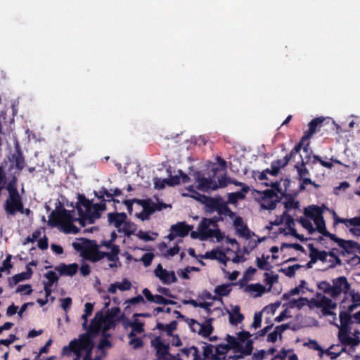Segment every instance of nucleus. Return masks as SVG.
<instances>
[{
  "label": "nucleus",
  "mask_w": 360,
  "mask_h": 360,
  "mask_svg": "<svg viewBox=\"0 0 360 360\" xmlns=\"http://www.w3.org/2000/svg\"><path fill=\"white\" fill-rule=\"evenodd\" d=\"M73 248L80 253V256L91 262H97L104 257L112 262L119 260L118 255L120 252L119 246H115L110 252H102L98 249V243L95 240L82 238L81 242H74Z\"/></svg>",
  "instance_id": "f257e3e1"
},
{
  "label": "nucleus",
  "mask_w": 360,
  "mask_h": 360,
  "mask_svg": "<svg viewBox=\"0 0 360 360\" xmlns=\"http://www.w3.org/2000/svg\"><path fill=\"white\" fill-rule=\"evenodd\" d=\"M79 218H75L79 224L84 227L86 222L92 224L96 219L101 216V212L105 210V205L102 204H94L93 200L87 199L84 195H78V204L76 205Z\"/></svg>",
  "instance_id": "f03ea898"
},
{
  "label": "nucleus",
  "mask_w": 360,
  "mask_h": 360,
  "mask_svg": "<svg viewBox=\"0 0 360 360\" xmlns=\"http://www.w3.org/2000/svg\"><path fill=\"white\" fill-rule=\"evenodd\" d=\"M73 212L74 210H67L60 204V206L50 214L49 225L56 227L60 224L65 233H78L80 229L73 224V222L76 221L72 216Z\"/></svg>",
  "instance_id": "7ed1b4c3"
},
{
  "label": "nucleus",
  "mask_w": 360,
  "mask_h": 360,
  "mask_svg": "<svg viewBox=\"0 0 360 360\" xmlns=\"http://www.w3.org/2000/svg\"><path fill=\"white\" fill-rule=\"evenodd\" d=\"M219 170L218 167L212 168V177H205L200 172H195L194 176L195 181L198 183L196 186L197 189L202 192L217 190L218 186H217V181L214 177Z\"/></svg>",
  "instance_id": "20e7f679"
},
{
  "label": "nucleus",
  "mask_w": 360,
  "mask_h": 360,
  "mask_svg": "<svg viewBox=\"0 0 360 360\" xmlns=\"http://www.w3.org/2000/svg\"><path fill=\"white\" fill-rule=\"evenodd\" d=\"M311 303L317 308H321L324 316H333L336 319V314L331 311L337 307V304L328 297L319 293L316 298L311 300Z\"/></svg>",
  "instance_id": "39448f33"
},
{
  "label": "nucleus",
  "mask_w": 360,
  "mask_h": 360,
  "mask_svg": "<svg viewBox=\"0 0 360 360\" xmlns=\"http://www.w3.org/2000/svg\"><path fill=\"white\" fill-rule=\"evenodd\" d=\"M4 207L7 215L14 216L17 212H24V205L20 193L8 194Z\"/></svg>",
  "instance_id": "423d86ee"
},
{
  "label": "nucleus",
  "mask_w": 360,
  "mask_h": 360,
  "mask_svg": "<svg viewBox=\"0 0 360 360\" xmlns=\"http://www.w3.org/2000/svg\"><path fill=\"white\" fill-rule=\"evenodd\" d=\"M349 288L350 284L348 283L346 277L340 276L333 280V285H328V288L325 292L330 293L333 298H335L342 292L347 293Z\"/></svg>",
  "instance_id": "0eeeda50"
},
{
  "label": "nucleus",
  "mask_w": 360,
  "mask_h": 360,
  "mask_svg": "<svg viewBox=\"0 0 360 360\" xmlns=\"http://www.w3.org/2000/svg\"><path fill=\"white\" fill-rule=\"evenodd\" d=\"M92 336L87 332L79 335V339L71 340L68 345L65 346V349L83 350L94 347V343L92 340Z\"/></svg>",
  "instance_id": "6e6552de"
},
{
  "label": "nucleus",
  "mask_w": 360,
  "mask_h": 360,
  "mask_svg": "<svg viewBox=\"0 0 360 360\" xmlns=\"http://www.w3.org/2000/svg\"><path fill=\"white\" fill-rule=\"evenodd\" d=\"M207 218H203L198 225V230L200 233V239L204 240L209 238L215 237L218 241L221 238V232L219 229H212L210 221Z\"/></svg>",
  "instance_id": "1a4fd4ad"
},
{
  "label": "nucleus",
  "mask_w": 360,
  "mask_h": 360,
  "mask_svg": "<svg viewBox=\"0 0 360 360\" xmlns=\"http://www.w3.org/2000/svg\"><path fill=\"white\" fill-rule=\"evenodd\" d=\"M150 345L155 351L156 359L155 360H164L169 355V345L165 343L160 336L152 339Z\"/></svg>",
  "instance_id": "9d476101"
},
{
  "label": "nucleus",
  "mask_w": 360,
  "mask_h": 360,
  "mask_svg": "<svg viewBox=\"0 0 360 360\" xmlns=\"http://www.w3.org/2000/svg\"><path fill=\"white\" fill-rule=\"evenodd\" d=\"M154 273L163 284L170 285L177 281L174 271L166 270L160 264L157 266Z\"/></svg>",
  "instance_id": "9b49d317"
},
{
  "label": "nucleus",
  "mask_w": 360,
  "mask_h": 360,
  "mask_svg": "<svg viewBox=\"0 0 360 360\" xmlns=\"http://www.w3.org/2000/svg\"><path fill=\"white\" fill-rule=\"evenodd\" d=\"M191 196L193 198L203 203L207 207V211L211 213L217 211L219 204L222 199L221 197L213 198L202 194H198V197L194 195Z\"/></svg>",
  "instance_id": "f8f14e48"
},
{
  "label": "nucleus",
  "mask_w": 360,
  "mask_h": 360,
  "mask_svg": "<svg viewBox=\"0 0 360 360\" xmlns=\"http://www.w3.org/2000/svg\"><path fill=\"white\" fill-rule=\"evenodd\" d=\"M212 319H210L206 323L201 324L194 319H191L190 327L193 331H195V326L198 327V333L202 337L208 338L213 332L212 326Z\"/></svg>",
  "instance_id": "ddd939ff"
},
{
  "label": "nucleus",
  "mask_w": 360,
  "mask_h": 360,
  "mask_svg": "<svg viewBox=\"0 0 360 360\" xmlns=\"http://www.w3.org/2000/svg\"><path fill=\"white\" fill-rule=\"evenodd\" d=\"M104 321V316L102 311L96 313L94 318L91 321V323L87 326V332L92 336L96 337L102 329V323Z\"/></svg>",
  "instance_id": "4468645a"
},
{
  "label": "nucleus",
  "mask_w": 360,
  "mask_h": 360,
  "mask_svg": "<svg viewBox=\"0 0 360 360\" xmlns=\"http://www.w3.org/2000/svg\"><path fill=\"white\" fill-rule=\"evenodd\" d=\"M325 120L326 118L323 117H316L311 120L308 124V130L304 131L302 136V141H308L310 139L316 131L320 130V128L322 127V124Z\"/></svg>",
  "instance_id": "2eb2a0df"
},
{
  "label": "nucleus",
  "mask_w": 360,
  "mask_h": 360,
  "mask_svg": "<svg viewBox=\"0 0 360 360\" xmlns=\"http://www.w3.org/2000/svg\"><path fill=\"white\" fill-rule=\"evenodd\" d=\"M127 219V215L125 212H110L108 214V224L114 226L119 230Z\"/></svg>",
  "instance_id": "dca6fc26"
},
{
  "label": "nucleus",
  "mask_w": 360,
  "mask_h": 360,
  "mask_svg": "<svg viewBox=\"0 0 360 360\" xmlns=\"http://www.w3.org/2000/svg\"><path fill=\"white\" fill-rule=\"evenodd\" d=\"M233 225L236 227L237 234L242 238L248 240L251 237V231L248 229V226L243 222V219L240 217H237L233 221Z\"/></svg>",
  "instance_id": "f3484780"
},
{
  "label": "nucleus",
  "mask_w": 360,
  "mask_h": 360,
  "mask_svg": "<svg viewBox=\"0 0 360 360\" xmlns=\"http://www.w3.org/2000/svg\"><path fill=\"white\" fill-rule=\"evenodd\" d=\"M339 247L342 250L339 252V255L341 256H345L346 254L352 255L354 254L357 249L359 248L358 243L354 240H346L342 239L339 245Z\"/></svg>",
  "instance_id": "a211bd4d"
},
{
  "label": "nucleus",
  "mask_w": 360,
  "mask_h": 360,
  "mask_svg": "<svg viewBox=\"0 0 360 360\" xmlns=\"http://www.w3.org/2000/svg\"><path fill=\"white\" fill-rule=\"evenodd\" d=\"M79 269V266L77 263H72L70 264H65L64 263L55 267V270L57 271L61 276H73L76 274Z\"/></svg>",
  "instance_id": "6ab92c4d"
},
{
  "label": "nucleus",
  "mask_w": 360,
  "mask_h": 360,
  "mask_svg": "<svg viewBox=\"0 0 360 360\" xmlns=\"http://www.w3.org/2000/svg\"><path fill=\"white\" fill-rule=\"evenodd\" d=\"M308 248L309 250V257L311 259V262H316L318 260L326 262L327 261L328 254L325 250H319L316 248L313 244H309Z\"/></svg>",
  "instance_id": "aec40b11"
},
{
  "label": "nucleus",
  "mask_w": 360,
  "mask_h": 360,
  "mask_svg": "<svg viewBox=\"0 0 360 360\" xmlns=\"http://www.w3.org/2000/svg\"><path fill=\"white\" fill-rule=\"evenodd\" d=\"M192 229L193 226L186 224L185 221L178 222L172 226V230L176 232L175 234L177 235L178 237L186 236Z\"/></svg>",
  "instance_id": "412c9836"
},
{
  "label": "nucleus",
  "mask_w": 360,
  "mask_h": 360,
  "mask_svg": "<svg viewBox=\"0 0 360 360\" xmlns=\"http://www.w3.org/2000/svg\"><path fill=\"white\" fill-rule=\"evenodd\" d=\"M323 209L318 205H310L304 209V214L305 217L310 218L313 221L323 216Z\"/></svg>",
  "instance_id": "4be33fe9"
},
{
  "label": "nucleus",
  "mask_w": 360,
  "mask_h": 360,
  "mask_svg": "<svg viewBox=\"0 0 360 360\" xmlns=\"http://www.w3.org/2000/svg\"><path fill=\"white\" fill-rule=\"evenodd\" d=\"M240 308L238 305L235 306L231 311H228L229 323L233 326H237L244 319V316L240 312Z\"/></svg>",
  "instance_id": "5701e85b"
},
{
  "label": "nucleus",
  "mask_w": 360,
  "mask_h": 360,
  "mask_svg": "<svg viewBox=\"0 0 360 360\" xmlns=\"http://www.w3.org/2000/svg\"><path fill=\"white\" fill-rule=\"evenodd\" d=\"M334 220L336 224L340 223L349 226H360V217H355L350 219L340 218L337 216L335 211H333Z\"/></svg>",
  "instance_id": "b1692460"
},
{
  "label": "nucleus",
  "mask_w": 360,
  "mask_h": 360,
  "mask_svg": "<svg viewBox=\"0 0 360 360\" xmlns=\"http://www.w3.org/2000/svg\"><path fill=\"white\" fill-rule=\"evenodd\" d=\"M12 160L15 163V168L22 170L25 167V158L21 150L18 148L15 153L12 155Z\"/></svg>",
  "instance_id": "393cba45"
},
{
  "label": "nucleus",
  "mask_w": 360,
  "mask_h": 360,
  "mask_svg": "<svg viewBox=\"0 0 360 360\" xmlns=\"http://www.w3.org/2000/svg\"><path fill=\"white\" fill-rule=\"evenodd\" d=\"M214 347L210 344L205 343V346L203 347V356L204 359H210L212 360H221V358L218 356L216 354V352L214 354Z\"/></svg>",
  "instance_id": "a878e982"
},
{
  "label": "nucleus",
  "mask_w": 360,
  "mask_h": 360,
  "mask_svg": "<svg viewBox=\"0 0 360 360\" xmlns=\"http://www.w3.org/2000/svg\"><path fill=\"white\" fill-rule=\"evenodd\" d=\"M339 250L337 248H333L330 251L327 252L328 256H330L333 259H329V262L331 263L330 267L333 268L338 265L342 264V261L338 256L339 255Z\"/></svg>",
  "instance_id": "bb28decb"
},
{
  "label": "nucleus",
  "mask_w": 360,
  "mask_h": 360,
  "mask_svg": "<svg viewBox=\"0 0 360 360\" xmlns=\"http://www.w3.org/2000/svg\"><path fill=\"white\" fill-rule=\"evenodd\" d=\"M226 340L227 342L226 345L229 349H233L235 352H238L241 344L238 338L228 334L226 337Z\"/></svg>",
  "instance_id": "cd10ccee"
},
{
  "label": "nucleus",
  "mask_w": 360,
  "mask_h": 360,
  "mask_svg": "<svg viewBox=\"0 0 360 360\" xmlns=\"http://www.w3.org/2000/svg\"><path fill=\"white\" fill-rule=\"evenodd\" d=\"M298 174L299 179L307 177L309 174V169L306 167V162L302 160L300 162H297L295 165Z\"/></svg>",
  "instance_id": "c85d7f7f"
},
{
  "label": "nucleus",
  "mask_w": 360,
  "mask_h": 360,
  "mask_svg": "<svg viewBox=\"0 0 360 360\" xmlns=\"http://www.w3.org/2000/svg\"><path fill=\"white\" fill-rule=\"evenodd\" d=\"M44 277L47 279L46 281H43L44 285L53 286L54 283H57L58 281V276L56 273L53 271H49L44 274Z\"/></svg>",
  "instance_id": "c756f323"
},
{
  "label": "nucleus",
  "mask_w": 360,
  "mask_h": 360,
  "mask_svg": "<svg viewBox=\"0 0 360 360\" xmlns=\"http://www.w3.org/2000/svg\"><path fill=\"white\" fill-rule=\"evenodd\" d=\"M339 316L341 323L340 328H349V325L352 323L351 314L349 312L340 311Z\"/></svg>",
  "instance_id": "7c9ffc66"
},
{
  "label": "nucleus",
  "mask_w": 360,
  "mask_h": 360,
  "mask_svg": "<svg viewBox=\"0 0 360 360\" xmlns=\"http://www.w3.org/2000/svg\"><path fill=\"white\" fill-rule=\"evenodd\" d=\"M245 193L240 191L230 193L228 195L227 202L229 204H236L238 200H243L245 198Z\"/></svg>",
  "instance_id": "2f4dec72"
},
{
  "label": "nucleus",
  "mask_w": 360,
  "mask_h": 360,
  "mask_svg": "<svg viewBox=\"0 0 360 360\" xmlns=\"http://www.w3.org/2000/svg\"><path fill=\"white\" fill-rule=\"evenodd\" d=\"M230 285L231 284L217 285L214 289V292L219 296H227L231 290Z\"/></svg>",
  "instance_id": "473e14b6"
},
{
  "label": "nucleus",
  "mask_w": 360,
  "mask_h": 360,
  "mask_svg": "<svg viewBox=\"0 0 360 360\" xmlns=\"http://www.w3.org/2000/svg\"><path fill=\"white\" fill-rule=\"evenodd\" d=\"M285 208L287 210L291 209H297L300 206V202L298 201H295L292 196L291 195H288L286 196L285 200L283 202Z\"/></svg>",
  "instance_id": "72a5a7b5"
},
{
  "label": "nucleus",
  "mask_w": 360,
  "mask_h": 360,
  "mask_svg": "<svg viewBox=\"0 0 360 360\" xmlns=\"http://www.w3.org/2000/svg\"><path fill=\"white\" fill-rule=\"evenodd\" d=\"M298 221L304 229L308 231L309 234H312L316 231V229L314 228L312 223L308 219L301 217Z\"/></svg>",
  "instance_id": "f704fd0d"
},
{
  "label": "nucleus",
  "mask_w": 360,
  "mask_h": 360,
  "mask_svg": "<svg viewBox=\"0 0 360 360\" xmlns=\"http://www.w3.org/2000/svg\"><path fill=\"white\" fill-rule=\"evenodd\" d=\"M18 179L16 176H13L11 180L7 184L6 188L8 194H17L19 193L17 188Z\"/></svg>",
  "instance_id": "c9c22d12"
},
{
  "label": "nucleus",
  "mask_w": 360,
  "mask_h": 360,
  "mask_svg": "<svg viewBox=\"0 0 360 360\" xmlns=\"http://www.w3.org/2000/svg\"><path fill=\"white\" fill-rule=\"evenodd\" d=\"M127 321L134 331H136L137 333H141L143 332V323L141 322L138 319H135L133 322L130 321L129 319H127Z\"/></svg>",
  "instance_id": "e433bc0d"
},
{
  "label": "nucleus",
  "mask_w": 360,
  "mask_h": 360,
  "mask_svg": "<svg viewBox=\"0 0 360 360\" xmlns=\"http://www.w3.org/2000/svg\"><path fill=\"white\" fill-rule=\"evenodd\" d=\"M253 350V341L252 340H248L245 343V346L243 347L240 345L238 352L243 354V355H250Z\"/></svg>",
  "instance_id": "4c0bfd02"
},
{
  "label": "nucleus",
  "mask_w": 360,
  "mask_h": 360,
  "mask_svg": "<svg viewBox=\"0 0 360 360\" xmlns=\"http://www.w3.org/2000/svg\"><path fill=\"white\" fill-rule=\"evenodd\" d=\"M214 349L216 352V354H217V356L221 357V359H223V360L226 359V354L230 350L226 344L218 345L214 348Z\"/></svg>",
  "instance_id": "58836bf2"
},
{
  "label": "nucleus",
  "mask_w": 360,
  "mask_h": 360,
  "mask_svg": "<svg viewBox=\"0 0 360 360\" xmlns=\"http://www.w3.org/2000/svg\"><path fill=\"white\" fill-rule=\"evenodd\" d=\"M278 200L274 199H262V207L265 210H273L276 208Z\"/></svg>",
  "instance_id": "ea45409f"
},
{
  "label": "nucleus",
  "mask_w": 360,
  "mask_h": 360,
  "mask_svg": "<svg viewBox=\"0 0 360 360\" xmlns=\"http://www.w3.org/2000/svg\"><path fill=\"white\" fill-rule=\"evenodd\" d=\"M264 282L266 285L269 286V290H271L272 285L276 283L278 280V274H271L269 273L264 274Z\"/></svg>",
  "instance_id": "a19ab883"
},
{
  "label": "nucleus",
  "mask_w": 360,
  "mask_h": 360,
  "mask_svg": "<svg viewBox=\"0 0 360 360\" xmlns=\"http://www.w3.org/2000/svg\"><path fill=\"white\" fill-rule=\"evenodd\" d=\"M314 222L316 226V230L319 233L323 235V233L326 231H327L326 228V223L323 216L319 217L318 219H314Z\"/></svg>",
  "instance_id": "79ce46f5"
},
{
  "label": "nucleus",
  "mask_w": 360,
  "mask_h": 360,
  "mask_svg": "<svg viewBox=\"0 0 360 360\" xmlns=\"http://www.w3.org/2000/svg\"><path fill=\"white\" fill-rule=\"evenodd\" d=\"M248 288L250 290L257 292V297L261 296L266 291V288L260 283L251 284Z\"/></svg>",
  "instance_id": "37998d69"
},
{
  "label": "nucleus",
  "mask_w": 360,
  "mask_h": 360,
  "mask_svg": "<svg viewBox=\"0 0 360 360\" xmlns=\"http://www.w3.org/2000/svg\"><path fill=\"white\" fill-rule=\"evenodd\" d=\"M301 265L297 264L292 266H290L285 269H281L280 271L283 272L287 276L292 277L295 274V271L301 268Z\"/></svg>",
  "instance_id": "c03bdc74"
},
{
  "label": "nucleus",
  "mask_w": 360,
  "mask_h": 360,
  "mask_svg": "<svg viewBox=\"0 0 360 360\" xmlns=\"http://www.w3.org/2000/svg\"><path fill=\"white\" fill-rule=\"evenodd\" d=\"M143 209L145 210L148 214H153L155 212H156L155 202L150 199L148 198L146 203L143 205Z\"/></svg>",
  "instance_id": "a18cd8bd"
},
{
  "label": "nucleus",
  "mask_w": 360,
  "mask_h": 360,
  "mask_svg": "<svg viewBox=\"0 0 360 360\" xmlns=\"http://www.w3.org/2000/svg\"><path fill=\"white\" fill-rule=\"evenodd\" d=\"M104 325L102 327V335H105V332H107L110 328L115 327V321L113 319H108L107 317H104Z\"/></svg>",
  "instance_id": "49530a36"
},
{
  "label": "nucleus",
  "mask_w": 360,
  "mask_h": 360,
  "mask_svg": "<svg viewBox=\"0 0 360 360\" xmlns=\"http://www.w3.org/2000/svg\"><path fill=\"white\" fill-rule=\"evenodd\" d=\"M349 328H340V330L338 333V339L340 340V342L343 345L346 340L349 337Z\"/></svg>",
  "instance_id": "de8ad7c7"
},
{
  "label": "nucleus",
  "mask_w": 360,
  "mask_h": 360,
  "mask_svg": "<svg viewBox=\"0 0 360 360\" xmlns=\"http://www.w3.org/2000/svg\"><path fill=\"white\" fill-rule=\"evenodd\" d=\"M311 162L312 164L319 162L323 167H326L328 169H331L333 166L331 162L323 160L322 158L317 155H313V160L311 161Z\"/></svg>",
  "instance_id": "09e8293b"
},
{
  "label": "nucleus",
  "mask_w": 360,
  "mask_h": 360,
  "mask_svg": "<svg viewBox=\"0 0 360 360\" xmlns=\"http://www.w3.org/2000/svg\"><path fill=\"white\" fill-rule=\"evenodd\" d=\"M269 258V256L266 258L262 257V258L257 257V266L259 269L262 270H269V266H268L269 263L267 259Z\"/></svg>",
  "instance_id": "8fccbe9b"
},
{
  "label": "nucleus",
  "mask_w": 360,
  "mask_h": 360,
  "mask_svg": "<svg viewBox=\"0 0 360 360\" xmlns=\"http://www.w3.org/2000/svg\"><path fill=\"white\" fill-rule=\"evenodd\" d=\"M155 303L159 304L168 305V304H175L176 302L174 300H168V299L164 297L162 295H156Z\"/></svg>",
  "instance_id": "3c124183"
},
{
  "label": "nucleus",
  "mask_w": 360,
  "mask_h": 360,
  "mask_svg": "<svg viewBox=\"0 0 360 360\" xmlns=\"http://www.w3.org/2000/svg\"><path fill=\"white\" fill-rule=\"evenodd\" d=\"M72 353L75 354V358L74 360H79L82 356V350H72V349H65V346L62 349V354L64 356H70Z\"/></svg>",
  "instance_id": "603ef678"
},
{
  "label": "nucleus",
  "mask_w": 360,
  "mask_h": 360,
  "mask_svg": "<svg viewBox=\"0 0 360 360\" xmlns=\"http://www.w3.org/2000/svg\"><path fill=\"white\" fill-rule=\"evenodd\" d=\"M123 232L126 236H130L132 233H134L135 231L134 224L129 222V221H125L123 224Z\"/></svg>",
  "instance_id": "864d4df0"
},
{
  "label": "nucleus",
  "mask_w": 360,
  "mask_h": 360,
  "mask_svg": "<svg viewBox=\"0 0 360 360\" xmlns=\"http://www.w3.org/2000/svg\"><path fill=\"white\" fill-rule=\"evenodd\" d=\"M262 199H275L278 200L277 193L273 189H266L263 192V196Z\"/></svg>",
  "instance_id": "5fc2aeb1"
},
{
  "label": "nucleus",
  "mask_w": 360,
  "mask_h": 360,
  "mask_svg": "<svg viewBox=\"0 0 360 360\" xmlns=\"http://www.w3.org/2000/svg\"><path fill=\"white\" fill-rule=\"evenodd\" d=\"M108 191V189H106L104 187H102L98 192H94L95 196L100 200V202L98 204L104 203L106 206V200L104 198L105 194H107V192Z\"/></svg>",
  "instance_id": "6e6d98bb"
},
{
  "label": "nucleus",
  "mask_w": 360,
  "mask_h": 360,
  "mask_svg": "<svg viewBox=\"0 0 360 360\" xmlns=\"http://www.w3.org/2000/svg\"><path fill=\"white\" fill-rule=\"evenodd\" d=\"M290 160V159L288 158V156L286 155L283 159L282 160H274L271 162V164L273 165H274L275 167H277L278 169H281V167H284L285 166H286L289 161Z\"/></svg>",
  "instance_id": "4d7b16f0"
},
{
  "label": "nucleus",
  "mask_w": 360,
  "mask_h": 360,
  "mask_svg": "<svg viewBox=\"0 0 360 360\" xmlns=\"http://www.w3.org/2000/svg\"><path fill=\"white\" fill-rule=\"evenodd\" d=\"M154 258V255L151 252L145 253L141 258V261L143 263L145 266H148L151 264Z\"/></svg>",
  "instance_id": "13d9d810"
},
{
  "label": "nucleus",
  "mask_w": 360,
  "mask_h": 360,
  "mask_svg": "<svg viewBox=\"0 0 360 360\" xmlns=\"http://www.w3.org/2000/svg\"><path fill=\"white\" fill-rule=\"evenodd\" d=\"M117 288L121 291L128 290L131 287V283L127 279H124L122 282H116Z\"/></svg>",
  "instance_id": "bf43d9fd"
},
{
  "label": "nucleus",
  "mask_w": 360,
  "mask_h": 360,
  "mask_svg": "<svg viewBox=\"0 0 360 360\" xmlns=\"http://www.w3.org/2000/svg\"><path fill=\"white\" fill-rule=\"evenodd\" d=\"M129 344L134 349H138L143 346V341L140 338H131Z\"/></svg>",
  "instance_id": "052dcab7"
},
{
  "label": "nucleus",
  "mask_w": 360,
  "mask_h": 360,
  "mask_svg": "<svg viewBox=\"0 0 360 360\" xmlns=\"http://www.w3.org/2000/svg\"><path fill=\"white\" fill-rule=\"evenodd\" d=\"M180 250V248L178 245H174L173 248L167 250L166 252L163 253V256L166 258H169L170 257H173L179 253Z\"/></svg>",
  "instance_id": "680f3d73"
},
{
  "label": "nucleus",
  "mask_w": 360,
  "mask_h": 360,
  "mask_svg": "<svg viewBox=\"0 0 360 360\" xmlns=\"http://www.w3.org/2000/svg\"><path fill=\"white\" fill-rule=\"evenodd\" d=\"M229 184H233L237 186H240L241 187L240 192L247 193L250 191V187L248 185H246L245 184H244L243 182L238 181L236 179H231V180L229 181Z\"/></svg>",
  "instance_id": "e2e57ef3"
},
{
  "label": "nucleus",
  "mask_w": 360,
  "mask_h": 360,
  "mask_svg": "<svg viewBox=\"0 0 360 360\" xmlns=\"http://www.w3.org/2000/svg\"><path fill=\"white\" fill-rule=\"evenodd\" d=\"M177 321H172L169 324H165V330L168 336H173V331H174L176 329L177 327Z\"/></svg>",
  "instance_id": "0e129e2a"
},
{
  "label": "nucleus",
  "mask_w": 360,
  "mask_h": 360,
  "mask_svg": "<svg viewBox=\"0 0 360 360\" xmlns=\"http://www.w3.org/2000/svg\"><path fill=\"white\" fill-rule=\"evenodd\" d=\"M230 178H227L226 174L221 175L218 179V182H217V186L218 188H225L229 184Z\"/></svg>",
  "instance_id": "69168bd1"
},
{
  "label": "nucleus",
  "mask_w": 360,
  "mask_h": 360,
  "mask_svg": "<svg viewBox=\"0 0 360 360\" xmlns=\"http://www.w3.org/2000/svg\"><path fill=\"white\" fill-rule=\"evenodd\" d=\"M166 185L168 186V181H167V179H161L159 178H156L154 181V186L155 188L156 189H163L165 188Z\"/></svg>",
  "instance_id": "338daca9"
},
{
  "label": "nucleus",
  "mask_w": 360,
  "mask_h": 360,
  "mask_svg": "<svg viewBox=\"0 0 360 360\" xmlns=\"http://www.w3.org/2000/svg\"><path fill=\"white\" fill-rule=\"evenodd\" d=\"M25 292V295H30L32 292V287L30 284H25V285H20L16 290L15 292Z\"/></svg>",
  "instance_id": "774afa93"
}]
</instances>
